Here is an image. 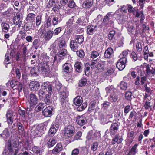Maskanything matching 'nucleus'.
Returning a JSON list of instances; mask_svg holds the SVG:
<instances>
[{"instance_id": "obj_1", "label": "nucleus", "mask_w": 155, "mask_h": 155, "mask_svg": "<svg viewBox=\"0 0 155 155\" xmlns=\"http://www.w3.org/2000/svg\"><path fill=\"white\" fill-rule=\"evenodd\" d=\"M55 87L59 94L60 101L62 103H63L65 101L66 98L68 96L69 93L67 88L63 86L59 82L56 83Z\"/></svg>"}, {"instance_id": "obj_2", "label": "nucleus", "mask_w": 155, "mask_h": 155, "mask_svg": "<svg viewBox=\"0 0 155 155\" xmlns=\"http://www.w3.org/2000/svg\"><path fill=\"white\" fill-rule=\"evenodd\" d=\"M29 107H27L26 110V114L29 117L32 111L38 102L39 100L35 94L31 92L29 95Z\"/></svg>"}, {"instance_id": "obj_3", "label": "nucleus", "mask_w": 155, "mask_h": 155, "mask_svg": "<svg viewBox=\"0 0 155 155\" xmlns=\"http://www.w3.org/2000/svg\"><path fill=\"white\" fill-rule=\"evenodd\" d=\"M39 72H41L44 76L48 75V70L45 64H39L37 67H34L31 68V74L33 76H37Z\"/></svg>"}, {"instance_id": "obj_4", "label": "nucleus", "mask_w": 155, "mask_h": 155, "mask_svg": "<svg viewBox=\"0 0 155 155\" xmlns=\"http://www.w3.org/2000/svg\"><path fill=\"white\" fill-rule=\"evenodd\" d=\"M98 61V59L92 60L91 61L90 64L91 68L95 70L97 73L102 72L104 71L105 63V62L103 61Z\"/></svg>"}, {"instance_id": "obj_5", "label": "nucleus", "mask_w": 155, "mask_h": 155, "mask_svg": "<svg viewBox=\"0 0 155 155\" xmlns=\"http://www.w3.org/2000/svg\"><path fill=\"white\" fill-rule=\"evenodd\" d=\"M66 41L62 37H60L57 38L53 44L54 45H58V50L65 49Z\"/></svg>"}, {"instance_id": "obj_6", "label": "nucleus", "mask_w": 155, "mask_h": 155, "mask_svg": "<svg viewBox=\"0 0 155 155\" xmlns=\"http://www.w3.org/2000/svg\"><path fill=\"white\" fill-rule=\"evenodd\" d=\"M75 129L74 127L71 125H68L64 129V132L65 136L70 137L74 134Z\"/></svg>"}, {"instance_id": "obj_7", "label": "nucleus", "mask_w": 155, "mask_h": 155, "mask_svg": "<svg viewBox=\"0 0 155 155\" xmlns=\"http://www.w3.org/2000/svg\"><path fill=\"white\" fill-rule=\"evenodd\" d=\"M18 145L19 143L17 140H9L7 143V147L8 150H10V152H12V149L17 148Z\"/></svg>"}, {"instance_id": "obj_8", "label": "nucleus", "mask_w": 155, "mask_h": 155, "mask_svg": "<svg viewBox=\"0 0 155 155\" xmlns=\"http://www.w3.org/2000/svg\"><path fill=\"white\" fill-rule=\"evenodd\" d=\"M58 120L56 119L55 123L52 125L50 129L48 134L50 135L51 136H53L58 129L60 124L59 123H58Z\"/></svg>"}, {"instance_id": "obj_9", "label": "nucleus", "mask_w": 155, "mask_h": 155, "mask_svg": "<svg viewBox=\"0 0 155 155\" xmlns=\"http://www.w3.org/2000/svg\"><path fill=\"white\" fill-rule=\"evenodd\" d=\"M14 113L11 109H8L6 115L7 121L9 125H11L13 123L15 115Z\"/></svg>"}, {"instance_id": "obj_10", "label": "nucleus", "mask_w": 155, "mask_h": 155, "mask_svg": "<svg viewBox=\"0 0 155 155\" xmlns=\"http://www.w3.org/2000/svg\"><path fill=\"white\" fill-rule=\"evenodd\" d=\"M54 109L52 106H48L45 108L42 111L43 115L46 117H51L53 114Z\"/></svg>"}, {"instance_id": "obj_11", "label": "nucleus", "mask_w": 155, "mask_h": 155, "mask_svg": "<svg viewBox=\"0 0 155 155\" xmlns=\"http://www.w3.org/2000/svg\"><path fill=\"white\" fill-rule=\"evenodd\" d=\"M40 82L36 81H34L30 82L29 84L30 89L33 91H37L40 87Z\"/></svg>"}, {"instance_id": "obj_12", "label": "nucleus", "mask_w": 155, "mask_h": 155, "mask_svg": "<svg viewBox=\"0 0 155 155\" xmlns=\"http://www.w3.org/2000/svg\"><path fill=\"white\" fill-rule=\"evenodd\" d=\"M75 118L77 123L81 126L84 125L87 123V119L84 115H78Z\"/></svg>"}, {"instance_id": "obj_13", "label": "nucleus", "mask_w": 155, "mask_h": 155, "mask_svg": "<svg viewBox=\"0 0 155 155\" xmlns=\"http://www.w3.org/2000/svg\"><path fill=\"white\" fill-rule=\"evenodd\" d=\"M99 27L97 25H91L87 27V33L90 35H93L95 32L98 30Z\"/></svg>"}, {"instance_id": "obj_14", "label": "nucleus", "mask_w": 155, "mask_h": 155, "mask_svg": "<svg viewBox=\"0 0 155 155\" xmlns=\"http://www.w3.org/2000/svg\"><path fill=\"white\" fill-rule=\"evenodd\" d=\"M119 125L116 122L113 123L109 129V131L111 135H114L118 130Z\"/></svg>"}, {"instance_id": "obj_15", "label": "nucleus", "mask_w": 155, "mask_h": 155, "mask_svg": "<svg viewBox=\"0 0 155 155\" xmlns=\"http://www.w3.org/2000/svg\"><path fill=\"white\" fill-rule=\"evenodd\" d=\"M41 87L43 89L46 90L50 95L52 94L53 89L52 84L49 82H45L42 85Z\"/></svg>"}, {"instance_id": "obj_16", "label": "nucleus", "mask_w": 155, "mask_h": 155, "mask_svg": "<svg viewBox=\"0 0 155 155\" xmlns=\"http://www.w3.org/2000/svg\"><path fill=\"white\" fill-rule=\"evenodd\" d=\"M144 67L146 68V73L148 75L152 74L154 76L155 74V68H154L151 67V65L146 63L144 64Z\"/></svg>"}, {"instance_id": "obj_17", "label": "nucleus", "mask_w": 155, "mask_h": 155, "mask_svg": "<svg viewBox=\"0 0 155 155\" xmlns=\"http://www.w3.org/2000/svg\"><path fill=\"white\" fill-rule=\"evenodd\" d=\"M127 61L124 59H119L116 64V67L120 71L123 70L125 66V64Z\"/></svg>"}, {"instance_id": "obj_18", "label": "nucleus", "mask_w": 155, "mask_h": 155, "mask_svg": "<svg viewBox=\"0 0 155 155\" xmlns=\"http://www.w3.org/2000/svg\"><path fill=\"white\" fill-rule=\"evenodd\" d=\"M64 71L67 73H71L72 71L73 68L70 64L66 63L62 66Z\"/></svg>"}, {"instance_id": "obj_19", "label": "nucleus", "mask_w": 155, "mask_h": 155, "mask_svg": "<svg viewBox=\"0 0 155 155\" xmlns=\"http://www.w3.org/2000/svg\"><path fill=\"white\" fill-rule=\"evenodd\" d=\"M62 20L60 15H56L52 18V24L54 26L60 23Z\"/></svg>"}, {"instance_id": "obj_20", "label": "nucleus", "mask_w": 155, "mask_h": 155, "mask_svg": "<svg viewBox=\"0 0 155 155\" xmlns=\"http://www.w3.org/2000/svg\"><path fill=\"white\" fill-rule=\"evenodd\" d=\"M22 15L21 13L17 14L16 16L14 17L13 18V22L15 25L22 23Z\"/></svg>"}, {"instance_id": "obj_21", "label": "nucleus", "mask_w": 155, "mask_h": 155, "mask_svg": "<svg viewBox=\"0 0 155 155\" xmlns=\"http://www.w3.org/2000/svg\"><path fill=\"white\" fill-rule=\"evenodd\" d=\"M63 149V147L61 143L57 144L55 148L52 150V153L54 154H57Z\"/></svg>"}, {"instance_id": "obj_22", "label": "nucleus", "mask_w": 155, "mask_h": 155, "mask_svg": "<svg viewBox=\"0 0 155 155\" xmlns=\"http://www.w3.org/2000/svg\"><path fill=\"white\" fill-rule=\"evenodd\" d=\"M32 151L33 155H41L42 150L41 148L38 147L34 146L32 148Z\"/></svg>"}, {"instance_id": "obj_23", "label": "nucleus", "mask_w": 155, "mask_h": 155, "mask_svg": "<svg viewBox=\"0 0 155 155\" xmlns=\"http://www.w3.org/2000/svg\"><path fill=\"white\" fill-rule=\"evenodd\" d=\"M114 51L112 48H108L105 51L104 53V56L107 58H110L112 57Z\"/></svg>"}, {"instance_id": "obj_24", "label": "nucleus", "mask_w": 155, "mask_h": 155, "mask_svg": "<svg viewBox=\"0 0 155 155\" xmlns=\"http://www.w3.org/2000/svg\"><path fill=\"white\" fill-rule=\"evenodd\" d=\"M70 47L71 49L74 51H76L78 48L77 43L74 40H72L70 41Z\"/></svg>"}, {"instance_id": "obj_25", "label": "nucleus", "mask_w": 155, "mask_h": 155, "mask_svg": "<svg viewBox=\"0 0 155 155\" xmlns=\"http://www.w3.org/2000/svg\"><path fill=\"white\" fill-rule=\"evenodd\" d=\"M87 22V20L85 18H84L83 17L78 18L76 21V23L84 26L85 25Z\"/></svg>"}, {"instance_id": "obj_26", "label": "nucleus", "mask_w": 155, "mask_h": 155, "mask_svg": "<svg viewBox=\"0 0 155 155\" xmlns=\"http://www.w3.org/2000/svg\"><path fill=\"white\" fill-rule=\"evenodd\" d=\"M93 2V0H86L82 4V6L84 8H89L92 6Z\"/></svg>"}, {"instance_id": "obj_27", "label": "nucleus", "mask_w": 155, "mask_h": 155, "mask_svg": "<svg viewBox=\"0 0 155 155\" xmlns=\"http://www.w3.org/2000/svg\"><path fill=\"white\" fill-rule=\"evenodd\" d=\"M74 66L75 70L78 73H81L82 71L83 64L81 62H76L74 64Z\"/></svg>"}, {"instance_id": "obj_28", "label": "nucleus", "mask_w": 155, "mask_h": 155, "mask_svg": "<svg viewBox=\"0 0 155 155\" xmlns=\"http://www.w3.org/2000/svg\"><path fill=\"white\" fill-rule=\"evenodd\" d=\"M83 100L82 97L77 96L73 100L74 104L76 106H78L83 103Z\"/></svg>"}, {"instance_id": "obj_29", "label": "nucleus", "mask_w": 155, "mask_h": 155, "mask_svg": "<svg viewBox=\"0 0 155 155\" xmlns=\"http://www.w3.org/2000/svg\"><path fill=\"white\" fill-rule=\"evenodd\" d=\"M45 106V104L44 103H39L34 108V112H38L41 111Z\"/></svg>"}, {"instance_id": "obj_30", "label": "nucleus", "mask_w": 155, "mask_h": 155, "mask_svg": "<svg viewBox=\"0 0 155 155\" xmlns=\"http://www.w3.org/2000/svg\"><path fill=\"white\" fill-rule=\"evenodd\" d=\"M53 35V31L51 30L48 31L44 35L45 40H49L52 38Z\"/></svg>"}, {"instance_id": "obj_31", "label": "nucleus", "mask_w": 155, "mask_h": 155, "mask_svg": "<svg viewBox=\"0 0 155 155\" xmlns=\"http://www.w3.org/2000/svg\"><path fill=\"white\" fill-rule=\"evenodd\" d=\"M74 41L79 44H81L84 41V38L82 35H76L74 37Z\"/></svg>"}, {"instance_id": "obj_32", "label": "nucleus", "mask_w": 155, "mask_h": 155, "mask_svg": "<svg viewBox=\"0 0 155 155\" xmlns=\"http://www.w3.org/2000/svg\"><path fill=\"white\" fill-rule=\"evenodd\" d=\"M97 106V104L96 101H92L89 104L88 111L90 113L92 112Z\"/></svg>"}, {"instance_id": "obj_33", "label": "nucleus", "mask_w": 155, "mask_h": 155, "mask_svg": "<svg viewBox=\"0 0 155 155\" xmlns=\"http://www.w3.org/2000/svg\"><path fill=\"white\" fill-rule=\"evenodd\" d=\"M43 98L45 104L49 105L51 103L52 100L51 97V95L49 94H46Z\"/></svg>"}, {"instance_id": "obj_34", "label": "nucleus", "mask_w": 155, "mask_h": 155, "mask_svg": "<svg viewBox=\"0 0 155 155\" xmlns=\"http://www.w3.org/2000/svg\"><path fill=\"white\" fill-rule=\"evenodd\" d=\"M56 140L53 138H50L47 143L48 147L51 148L53 147L56 143Z\"/></svg>"}, {"instance_id": "obj_35", "label": "nucleus", "mask_w": 155, "mask_h": 155, "mask_svg": "<svg viewBox=\"0 0 155 155\" xmlns=\"http://www.w3.org/2000/svg\"><path fill=\"white\" fill-rule=\"evenodd\" d=\"M46 24L45 25V27L46 28H49L51 27L52 26V18L50 16L48 17L46 19Z\"/></svg>"}, {"instance_id": "obj_36", "label": "nucleus", "mask_w": 155, "mask_h": 155, "mask_svg": "<svg viewBox=\"0 0 155 155\" xmlns=\"http://www.w3.org/2000/svg\"><path fill=\"white\" fill-rule=\"evenodd\" d=\"M127 10L128 12L130 13H132L134 15H135V13L136 12V10L137 9V7H134L133 8L130 5H127Z\"/></svg>"}, {"instance_id": "obj_37", "label": "nucleus", "mask_w": 155, "mask_h": 155, "mask_svg": "<svg viewBox=\"0 0 155 155\" xmlns=\"http://www.w3.org/2000/svg\"><path fill=\"white\" fill-rule=\"evenodd\" d=\"M109 98H111L112 101L116 102L117 100L118 96L116 91L112 92L111 93L109 97Z\"/></svg>"}, {"instance_id": "obj_38", "label": "nucleus", "mask_w": 155, "mask_h": 155, "mask_svg": "<svg viewBox=\"0 0 155 155\" xmlns=\"http://www.w3.org/2000/svg\"><path fill=\"white\" fill-rule=\"evenodd\" d=\"M40 39L38 38L35 39L32 43L33 46L36 49L38 48L40 45Z\"/></svg>"}, {"instance_id": "obj_39", "label": "nucleus", "mask_w": 155, "mask_h": 155, "mask_svg": "<svg viewBox=\"0 0 155 155\" xmlns=\"http://www.w3.org/2000/svg\"><path fill=\"white\" fill-rule=\"evenodd\" d=\"M125 98L128 101H131L133 98H134L133 95H132V93L130 91H127L125 94Z\"/></svg>"}, {"instance_id": "obj_40", "label": "nucleus", "mask_w": 155, "mask_h": 155, "mask_svg": "<svg viewBox=\"0 0 155 155\" xmlns=\"http://www.w3.org/2000/svg\"><path fill=\"white\" fill-rule=\"evenodd\" d=\"M114 23L113 21L112 20L109 21L107 19L104 17L103 20L102 24L105 27L108 26L110 24H112Z\"/></svg>"}, {"instance_id": "obj_41", "label": "nucleus", "mask_w": 155, "mask_h": 155, "mask_svg": "<svg viewBox=\"0 0 155 155\" xmlns=\"http://www.w3.org/2000/svg\"><path fill=\"white\" fill-rule=\"evenodd\" d=\"M78 106L77 108V110L78 111H81L84 110L87 107V104L86 102H84Z\"/></svg>"}, {"instance_id": "obj_42", "label": "nucleus", "mask_w": 155, "mask_h": 155, "mask_svg": "<svg viewBox=\"0 0 155 155\" xmlns=\"http://www.w3.org/2000/svg\"><path fill=\"white\" fill-rule=\"evenodd\" d=\"M58 50L59 51L58 53V54L59 57L60 58H62L63 57L66 55L67 53V51L65 49Z\"/></svg>"}, {"instance_id": "obj_43", "label": "nucleus", "mask_w": 155, "mask_h": 155, "mask_svg": "<svg viewBox=\"0 0 155 155\" xmlns=\"http://www.w3.org/2000/svg\"><path fill=\"white\" fill-rule=\"evenodd\" d=\"M1 26L2 31L5 32H7L10 28L9 25L6 23H2Z\"/></svg>"}, {"instance_id": "obj_44", "label": "nucleus", "mask_w": 155, "mask_h": 155, "mask_svg": "<svg viewBox=\"0 0 155 155\" xmlns=\"http://www.w3.org/2000/svg\"><path fill=\"white\" fill-rule=\"evenodd\" d=\"M32 23L31 22H28L26 23L23 27H24L25 29L24 30L27 31H30L32 29Z\"/></svg>"}, {"instance_id": "obj_45", "label": "nucleus", "mask_w": 155, "mask_h": 155, "mask_svg": "<svg viewBox=\"0 0 155 155\" xmlns=\"http://www.w3.org/2000/svg\"><path fill=\"white\" fill-rule=\"evenodd\" d=\"M99 55V53L98 51L94 50L91 53L90 57L94 59L98 57Z\"/></svg>"}, {"instance_id": "obj_46", "label": "nucleus", "mask_w": 155, "mask_h": 155, "mask_svg": "<svg viewBox=\"0 0 155 155\" xmlns=\"http://www.w3.org/2000/svg\"><path fill=\"white\" fill-rule=\"evenodd\" d=\"M1 136L5 138L8 137L10 136V133L7 128H5L3 130L2 134H1Z\"/></svg>"}, {"instance_id": "obj_47", "label": "nucleus", "mask_w": 155, "mask_h": 155, "mask_svg": "<svg viewBox=\"0 0 155 155\" xmlns=\"http://www.w3.org/2000/svg\"><path fill=\"white\" fill-rule=\"evenodd\" d=\"M105 89L107 94L110 93V92H111V93L115 91H116V90L114 88V86L112 85L107 87Z\"/></svg>"}, {"instance_id": "obj_48", "label": "nucleus", "mask_w": 155, "mask_h": 155, "mask_svg": "<svg viewBox=\"0 0 155 155\" xmlns=\"http://www.w3.org/2000/svg\"><path fill=\"white\" fill-rule=\"evenodd\" d=\"M35 16V15L34 14L30 13L26 17V20L28 21H31L34 20Z\"/></svg>"}, {"instance_id": "obj_49", "label": "nucleus", "mask_w": 155, "mask_h": 155, "mask_svg": "<svg viewBox=\"0 0 155 155\" xmlns=\"http://www.w3.org/2000/svg\"><path fill=\"white\" fill-rule=\"evenodd\" d=\"M116 19L119 23H123L124 22V15L121 14L116 16Z\"/></svg>"}, {"instance_id": "obj_50", "label": "nucleus", "mask_w": 155, "mask_h": 155, "mask_svg": "<svg viewBox=\"0 0 155 155\" xmlns=\"http://www.w3.org/2000/svg\"><path fill=\"white\" fill-rule=\"evenodd\" d=\"M128 54V50L124 51H123L121 55H122V57L120 59L124 60H126V61H127V57Z\"/></svg>"}, {"instance_id": "obj_51", "label": "nucleus", "mask_w": 155, "mask_h": 155, "mask_svg": "<svg viewBox=\"0 0 155 155\" xmlns=\"http://www.w3.org/2000/svg\"><path fill=\"white\" fill-rule=\"evenodd\" d=\"M52 8L54 12L57 11L59 10L62 7V5L61 4L59 5L58 3H55L53 6Z\"/></svg>"}, {"instance_id": "obj_52", "label": "nucleus", "mask_w": 155, "mask_h": 155, "mask_svg": "<svg viewBox=\"0 0 155 155\" xmlns=\"http://www.w3.org/2000/svg\"><path fill=\"white\" fill-rule=\"evenodd\" d=\"M42 21V16L41 15H38L36 18V25L37 26H39Z\"/></svg>"}, {"instance_id": "obj_53", "label": "nucleus", "mask_w": 155, "mask_h": 155, "mask_svg": "<svg viewBox=\"0 0 155 155\" xmlns=\"http://www.w3.org/2000/svg\"><path fill=\"white\" fill-rule=\"evenodd\" d=\"M87 83V80L85 78L81 79L79 81V86L80 87H82L84 86Z\"/></svg>"}, {"instance_id": "obj_54", "label": "nucleus", "mask_w": 155, "mask_h": 155, "mask_svg": "<svg viewBox=\"0 0 155 155\" xmlns=\"http://www.w3.org/2000/svg\"><path fill=\"white\" fill-rule=\"evenodd\" d=\"M98 143L97 142L93 143L91 145V149L94 152L95 151L97 150L98 147Z\"/></svg>"}, {"instance_id": "obj_55", "label": "nucleus", "mask_w": 155, "mask_h": 155, "mask_svg": "<svg viewBox=\"0 0 155 155\" xmlns=\"http://www.w3.org/2000/svg\"><path fill=\"white\" fill-rule=\"evenodd\" d=\"M138 146L137 144H135L129 152L134 155L136 153V150Z\"/></svg>"}, {"instance_id": "obj_56", "label": "nucleus", "mask_w": 155, "mask_h": 155, "mask_svg": "<svg viewBox=\"0 0 155 155\" xmlns=\"http://www.w3.org/2000/svg\"><path fill=\"white\" fill-rule=\"evenodd\" d=\"M127 87V84L124 81H121L120 84V87L123 90H126Z\"/></svg>"}, {"instance_id": "obj_57", "label": "nucleus", "mask_w": 155, "mask_h": 155, "mask_svg": "<svg viewBox=\"0 0 155 155\" xmlns=\"http://www.w3.org/2000/svg\"><path fill=\"white\" fill-rule=\"evenodd\" d=\"M45 91L41 89H40L38 92L37 94L39 98L41 100L43 98V96L45 94Z\"/></svg>"}, {"instance_id": "obj_58", "label": "nucleus", "mask_w": 155, "mask_h": 155, "mask_svg": "<svg viewBox=\"0 0 155 155\" xmlns=\"http://www.w3.org/2000/svg\"><path fill=\"white\" fill-rule=\"evenodd\" d=\"M62 27H61L56 28L53 31L54 35H57L59 34L62 31Z\"/></svg>"}, {"instance_id": "obj_59", "label": "nucleus", "mask_w": 155, "mask_h": 155, "mask_svg": "<svg viewBox=\"0 0 155 155\" xmlns=\"http://www.w3.org/2000/svg\"><path fill=\"white\" fill-rule=\"evenodd\" d=\"M75 52H76L77 55L80 58H82L84 57L85 53L82 50L79 51H76Z\"/></svg>"}, {"instance_id": "obj_60", "label": "nucleus", "mask_w": 155, "mask_h": 155, "mask_svg": "<svg viewBox=\"0 0 155 155\" xmlns=\"http://www.w3.org/2000/svg\"><path fill=\"white\" fill-rule=\"evenodd\" d=\"M12 152H10V150H8L9 154L11 155L13 154L14 155H16L18 152L19 150L18 147H17V148H12Z\"/></svg>"}, {"instance_id": "obj_61", "label": "nucleus", "mask_w": 155, "mask_h": 155, "mask_svg": "<svg viewBox=\"0 0 155 155\" xmlns=\"http://www.w3.org/2000/svg\"><path fill=\"white\" fill-rule=\"evenodd\" d=\"M115 31H111L108 35V38L110 40H112L114 38L115 34Z\"/></svg>"}, {"instance_id": "obj_62", "label": "nucleus", "mask_w": 155, "mask_h": 155, "mask_svg": "<svg viewBox=\"0 0 155 155\" xmlns=\"http://www.w3.org/2000/svg\"><path fill=\"white\" fill-rule=\"evenodd\" d=\"M113 16L114 15L112 14V12H109L104 17L110 21L111 20L110 19L113 18Z\"/></svg>"}, {"instance_id": "obj_63", "label": "nucleus", "mask_w": 155, "mask_h": 155, "mask_svg": "<svg viewBox=\"0 0 155 155\" xmlns=\"http://www.w3.org/2000/svg\"><path fill=\"white\" fill-rule=\"evenodd\" d=\"M76 6L75 2L73 0H70L69 1L68 7L71 8L74 7Z\"/></svg>"}, {"instance_id": "obj_64", "label": "nucleus", "mask_w": 155, "mask_h": 155, "mask_svg": "<svg viewBox=\"0 0 155 155\" xmlns=\"http://www.w3.org/2000/svg\"><path fill=\"white\" fill-rule=\"evenodd\" d=\"M21 70L19 69L18 68H16L15 70V73L16 74V78L18 79H19L21 75Z\"/></svg>"}]
</instances>
